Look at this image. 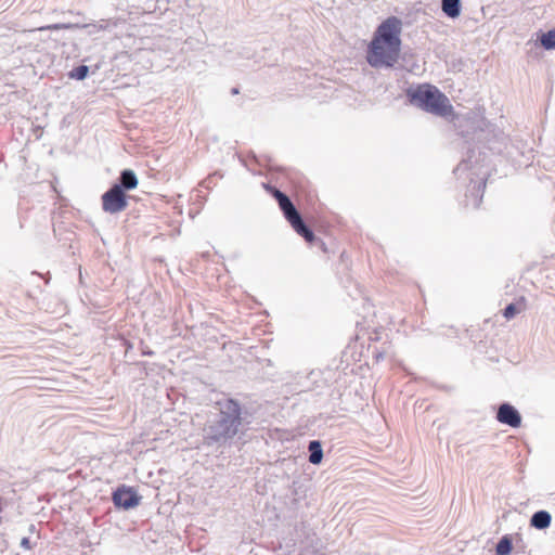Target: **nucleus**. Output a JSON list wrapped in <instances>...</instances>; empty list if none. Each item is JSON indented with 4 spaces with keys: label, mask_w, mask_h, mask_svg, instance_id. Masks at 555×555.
I'll return each instance as SVG.
<instances>
[{
    "label": "nucleus",
    "mask_w": 555,
    "mask_h": 555,
    "mask_svg": "<svg viewBox=\"0 0 555 555\" xmlns=\"http://www.w3.org/2000/svg\"><path fill=\"white\" fill-rule=\"evenodd\" d=\"M401 20L396 16H390L377 27L372 40H378V43H386L391 50H393V48L401 50Z\"/></svg>",
    "instance_id": "20e7f679"
},
{
    "label": "nucleus",
    "mask_w": 555,
    "mask_h": 555,
    "mask_svg": "<svg viewBox=\"0 0 555 555\" xmlns=\"http://www.w3.org/2000/svg\"><path fill=\"white\" fill-rule=\"evenodd\" d=\"M513 548L512 539L509 535H503L495 546L496 555H508Z\"/></svg>",
    "instance_id": "4468645a"
},
{
    "label": "nucleus",
    "mask_w": 555,
    "mask_h": 555,
    "mask_svg": "<svg viewBox=\"0 0 555 555\" xmlns=\"http://www.w3.org/2000/svg\"><path fill=\"white\" fill-rule=\"evenodd\" d=\"M442 12L451 17H459L461 14V0H442L441 1Z\"/></svg>",
    "instance_id": "f8f14e48"
},
{
    "label": "nucleus",
    "mask_w": 555,
    "mask_h": 555,
    "mask_svg": "<svg viewBox=\"0 0 555 555\" xmlns=\"http://www.w3.org/2000/svg\"><path fill=\"white\" fill-rule=\"evenodd\" d=\"M21 545L25 548H29V539L28 538H23L22 541H21Z\"/></svg>",
    "instance_id": "aec40b11"
},
{
    "label": "nucleus",
    "mask_w": 555,
    "mask_h": 555,
    "mask_svg": "<svg viewBox=\"0 0 555 555\" xmlns=\"http://www.w3.org/2000/svg\"><path fill=\"white\" fill-rule=\"evenodd\" d=\"M496 420L501 424L508 425L517 428L521 424V416L519 412L509 403H502L496 412Z\"/></svg>",
    "instance_id": "0eeeda50"
},
{
    "label": "nucleus",
    "mask_w": 555,
    "mask_h": 555,
    "mask_svg": "<svg viewBox=\"0 0 555 555\" xmlns=\"http://www.w3.org/2000/svg\"><path fill=\"white\" fill-rule=\"evenodd\" d=\"M309 450V462L311 464H320L323 459V450L319 440H312L308 446Z\"/></svg>",
    "instance_id": "ddd939ff"
},
{
    "label": "nucleus",
    "mask_w": 555,
    "mask_h": 555,
    "mask_svg": "<svg viewBox=\"0 0 555 555\" xmlns=\"http://www.w3.org/2000/svg\"><path fill=\"white\" fill-rule=\"evenodd\" d=\"M114 186H119L121 192L134 190L138 186V178L133 170L125 169L120 172L118 182Z\"/></svg>",
    "instance_id": "1a4fd4ad"
},
{
    "label": "nucleus",
    "mask_w": 555,
    "mask_h": 555,
    "mask_svg": "<svg viewBox=\"0 0 555 555\" xmlns=\"http://www.w3.org/2000/svg\"><path fill=\"white\" fill-rule=\"evenodd\" d=\"M219 413L209 420L204 428V441L211 446L223 444L232 439L242 425V408L233 399L219 402Z\"/></svg>",
    "instance_id": "f03ea898"
},
{
    "label": "nucleus",
    "mask_w": 555,
    "mask_h": 555,
    "mask_svg": "<svg viewBox=\"0 0 555 555\" xmlns=\"http://www.w3.org/2000/svg\"><path fill=\"white\" fill-rule=\"evenodd\" d=\"M79 27L76 24H52L48 26L40 27L39 30H59V29H69Z\"/></svg>",
    "instance_id": "f3484780"
},
{
    "label": "nucleus",
    "mask_w": 555,
    "mask_h": 555,
    "mask_svg": "<svg viewBox=\"0 0 555 555\" xmlns=\"http://www.w3.org/2000/svg\"><path fill=\"white\" fill-rule=\"evenodd\" d=\"M474 188L477 189V194H480V198L476 199L475 203H474V206L478 207L480 202H481V198H482L483 190L486 188V181H482V182L478 183V185L477 186L475 185Z\"/></svg>",
    "instance_id": "6ab92c4d"
},
{
    "label": "nucleus",
    "mask_w": 555,
    "mask_h": 555,
    "mask_svg": "<svg viewBox=\"0 0 555 555\" xmlns=\"http://www.w3.org/2000/svg\"><path fill=\"white\" fill-rule=\"evenodd\" d=\"M551 521L552 516L547 511H538L531 516L530 526L543 530L550 527Z\"/></svg>",
    "instance_id": "9b49d317"
},
{
    "label": "nucleus",
    "mask_w": 555,
    "mask_h": 555,
    "mask_svg": "<svg viewBox=\"0 0 555 555\" xmlns=\"http://www.w3.org/2000/svg\"><path fill=\"white\" fill-rule=\"evenodd\" d=\"M519 312V310L516 308V306L514 304H509L503 311V315L509 320L512 318H514L517 313Z\"/></svg>",
    "instance_id": "a211bd4d"
},
{
    "label": "nucleus",
    "mask_w": 555,
    "mask_h": 555,
    "mask_svg": "<svg viewBox=\"0 0 555 555\" xmlns=\"http://www.w3.org/2000/svg\"><path fill=\"white\" fill-rule=\"evenodd\" d=\"M400 55V50L386 46V43H378V40H372L367 50V63L375 68L393 67Z\"/></svg>",
    "instance_id": "7ed1b4c3"
},
{
    "label": "nucleus",
    "mask_w": 555,
    "mask_h": 555,
    "mask_svg": "<svg viewBox=\"0 0 555 555\" xmlns=\"http://www.w3.org/2000/svg\"><path fill=\"white\" fill-rule=\"evenodd\" d=\"M540 42L545 50L555 49V28L542 34L540 37Z\"/></svg>",
    "instance_id": "2eb2a0df"
},
{
    "label": "nucleus",
    "mask_w": 555,
    "mask_h": 555,
    "mask_svg": "<svg viewBox=\"0 0 555 555\" xmlns=\"http://www.w3.org/2000/svg\"><path fill=\"white\" fill-rule=\"evenodd\" d=\"M113 502L115 506L130 509L139 505L140 498L131 489L125 486L117 488L113 493Z\"/></svg>",
    "instance_id": "423d86ee"
},
{
    "label": "nucleus",
    "mask_w": 555,
    "mask_h": 555,
    "mask_svg": "<svg viewBox=\"0 0 555 555\" xmlns=\"http://www.w3.org/2000/svg\"><path fill=\"white\" fill-rule=\"evenodd\" d=\"M232 93H233V94H236V93H238V90H237L236 88H234V89L232 90Z\"/></svg>",
    "instance_id": "412c9836"
},
{
    "label": "nucleus",
    "mask_w": 555,
    "mask_h": 555,
    "mask_svg": "<svg viewBox=\"0 0 555 555\" xmlns=\"http://www.w3.org/2000/svg\"><path fill=\"white\" fill-rule=\"evenodd\" d=\"M127 207V196L119 186L113 185L102 195V208L107 214L115 215L124 211Z\"/></svg>",
    "instance_id": "39448f33"
},
{
    "label": "nucleus",
    "mask_w": 555,
    "mask_h": 555,
    "mask_svg": "<svg viewBox=\"0 0 555 555\" xmlns=\"http://www.w3.org/2000/svg\"><path fill=\"white\" fill-rule=\"evenodd\" d=\"M89 73V67L87 65H80L70 72V77L77 80H83Z\"/></svg>",
    "instance_id": "dca6fc26"
},
{
    "label": "nucleus",
    "mask_w": 555,
    "mask_h": 555,
    "mask_svg": "<svg viewBox=\"0 0 555 555\" xmlns=\"http://www.w3.org/2000/svg\"><path fill=\"white\" fill-rule=\"evenodd\" d=\"M273 196L278 201L279 206L287 221H289L299 214L294 204L292 203V201L289 199V197L285 193L278 189H274Z\"/></svg>",
    "instance_id": "6e6552de"
},
{
    "label": "nucleus",
    "mask_w": 555,
    "mask_h": 555,
    "mask_svg": "<svg viewBox=\"0 0 555 555\" xmlns=\"http://www.w3.org/2000/svg\"><path fill=\"white\" fill-rule=\"evenodd\" d=\"M409 101L414 106L439 117L452 116L454 127L464 138H477L480 140L478 132H483L488 127L485 118L474 112L466 115H454L453 106L448 96L442 93L436 86L429 83L418 85L406 91Z\"/></svg>",
    "instance_id": "f257e3e1"
},
{
    "label": "nucleus",
    "mask_w": 555,
    "mask_h": 555,
    "mask_svg": "<svg viewBox=\"0 0 555 555\" xmlns=\"http://www.w3.org/2000/svg\"><path fill=\"white\" fill-rule=\"evenodd\" d=\"M293 229L296 231L297 234L302 236L308 243L313 242L314 240V233L311 229L307 227V224L304 222L300 214L295 216L293 219L288 221Z\"/></svg>",
    "instance_id": "9d476101"
}]
</instances>
